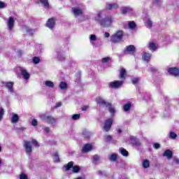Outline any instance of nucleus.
I'll return each mask as SVG.
<instances>
[{"label":"nucleus","mask_w":179,"mask_h":179,"mask_svg":"<svg viewBox=\"0 0 179 179\" xmlns=\"http://www.w3.org/2000/svg\"><path fill=\"white\" fill-rule=\"evenodd\" d=\"M96 22L99 23L102 27H110L113 22H114V18L111 16H106L103 17V13H98L96 16L94 17Z\"/></svg>","instance_id":"obj_1"},{"label":"nucleus","mask_w":179,"mask_h":179,"mask_svg":"<svg viewBox=\"0 0 179 179\" xmlns=\"http://www.w3.org/2000/svg\"><path fill=\"white\" fill-rule=\"evenodd\" d=\"M40 118L52 127H55V125H57V119L51 115L43 114L40 116Z\"/></svg>","instance_id":"obj_2"},{"label":"nucleus","mask_w":179,"mask_h":179,"mask_svg":"<svg viewBox=\"0 0 179 179\" xmlns=\"http://www.w3.org/2000/svg\"><path fill=\"white\" fill-rule=\"evenodd\" d=\"M122 37H124V31L121 30L117 31L115 34L110 36V41L112 43H120L122 40Z\"/></svg>","instance_id":"obj_3"},{"label":"nucleus","mask_w":179,"mask_h":179,"mask_svg":"<svg viewBox=\"0 0 179 179\" xmlns=\"http://www.w3.org/2000/svg\"><path fill=\"white\" fill-rule=\"evenodd\" d=\"M122 85H124L123 80H115L109 83V86L112 89H120V87H122Z\"/></svg>","instance_id":"obj_4"},{"label":"nucleus","mask_w":179,"mask_h":179,"mask_svg":"<svg viewBox=\"0 0 179 179\" xmlns=\"http://www.w3.org/2000/svg\"><path fill=\"white\" fill-rule=\"evenodd\" d=\"M24 148L27 155H31V152H33V147L31 146V143L30 141H24Z\"/></svg>","instance_id":"obj_5"},{"label":"nucleus","mask_w":179,"mask_h":179,"mask_svg":"<svg viewBox=\"0 0 179 179\" xmlns=\"http://www.w3.org/2000/svg\"><path fill=\"white\" fill-rule=\"evenodd\" d=\"M113 119H108L105 121L103 125V131L105 132H108L111 129V125H113Z\"/></svg>","instance_id":"obj_6"},{"label":"nucleus","mask_w":179,"mask_h":179,"mask_svg":"<svg viewBox=\"0 0 179 179\" xmlns=\"http://www.w3.org/2000/svg\"><path fill=\"white\" fill-rule=\"evenodd\" d=\"M18 71H20L21 75L23 76L25 80H29V79H30V74L26 69L19 67Z\"/></svg>","instance_id":"obj_7"},{"label":"nucleus","mask_w":179,"mask_h":179,"mask_svg":"<svg viewBox=\"0 0 179 179\" xmlns=\"http://www.w3.org/2000/svg\"><path fill=\"white\" fill-rule=\"evenodd\" d=\"M136 49L135 46L133 45H128L124 50V55H128V54H134L135 52Z\"/></svg>","instance_id":"obj_8"},{"label":"nucleus","mask_w":179,"mask_h":179,"mask_svg":"<svg viewBox=\"0 0 179 179\" xmlns=\"http://www.w3.org/2000/svg\"><path fill=\"white\" fill-rule=\"evenodd\" d=\"M96 41H97V36L96 34H90V43L94 48H97V44H96Z\"/></svg>","instance_id":"obj_9"},{"label":"nucleus","mask_w":179,"mask_h":179,"mask_svg":"<svg viewBox=\"0 0 179 179\" xmlns=\"http://www.w3.org/2000/svg\"><path fill=\"white\" fill-rule=\"evenodd\" d=\"M56 54H57V61H65V55H64V52H62V50L61 49H59L56 51Z\"/></svg>","instance_id":"obj_10"},{"label":"nucleus","mask_w":179,"mask_h":179,"mask_svg":"<svg viewBox=\"0 0 179 179\" xmlns=\"http://www.w3.org/2000/svg\"><path fill=\"white\" fill-rule=\"evenodd\" d=\"M7 26L8 30H12L13 29V27L15 26V19L13 17H10L7 21Z\"/></svg>","instance_id":"obj_11"},{"label":"nucleus","mask_w":179,"mask_h":179,"mask_svg":"<svg viewBox=\"0 0 179 179\" xmlns=\"http://www.w3.org/2000/svg\"><path fill=\"white\" fill-rule=\"evenodd\" d=\"M130 141L133 146H141V141L136 137L134 136H130Z\"/></svg>","instance_id":"obj_12"},{"label":"nucleus","mask_w":179,"mask_h":179,"mask_svg":"<svg viewBox=\"0 0 179 179\" xmlns=\"http://www.w3.org/2000/svg\"><path fill=\"white\" fill-rule=\"evenodd\" d=\"M55 26V19L50 18L46 23V27H48V29H54Z\"/></svg>","instance_id":"obj_13"},{"label":"nucleus","mask_w":179,"mask_h":179,"mask_svg":"<svg viewBox=\"0 0 179 179\" xmlns=\"http://www.w3.org/2000/svg\"><path fill=\"white\" fill-rule=\"evenodd\" d=\"M168 72L169 73H170V75H172L173 76H178L179 75V70L176 67L169 68L168 69Z\"/></svg>","instance_id":"obj_14"},{"label":"nucleus","mask_w":179,"mask_h":179,"mask_svg":"<svg viewBox=\"0 0 179 179\" xmlns=\"http://www.w3.org/2000/svg\"><path fill=\"white\" fill-rule=\"evenodd\" d=\"M120 79H121L123 82L127 79V70L124 68H122L120 70V75H119Z\"/></svg>","instance_id":"obj_15"},{"label":"nucleus","mask_w":179,"mask_h":179,"mask_svg":"<svg viewBox=\"0 0 179 179\" xmlns=\"http://www.w3.org/2000/svg\"><path fill=\"white\" fill-rule=\"evenodd\" d=\"M96 101L97 104H99V106H107V104H108V103H107V101H106V100H104V99H103L101 96H98L96 99Z\"/></svg>","instance_id":"obj_16"},{"label":"nucleus","mask_w":179,"mask_h":179,"mask_svg":"<svg viewBox=\"0 0 179 179\" xmlns=\"http://www.w3.org/2000/svg\"><path fill=\"white\" fill-rule=\"evenodd\" d=\"M93 148L92 147V144H85L82 150L83 153H87V152H90Z\"/></svg>","instance_id":"obj_17"},{"label":"nucleus","mask_w":179,"mask_h":179,"mask_svg":"<svg viewBox=\"0 0 179 179\" xmlns=\"http://www.w3.org/2000/svg\"><path fill=\"white\" fill-rule=\"evenodd\" d=\"M13 85H14L13 82H8L5 83V86L6 89L8 90V92L10 93H13Z\"/></svg>","instance_id":"obj_18"},{"label":"nucleus","mask_w":179,"mask_h":179,"mask_svg":"<svg viewBox=\"0 0 179 179\" xmlns=\"http://www.w3.org/2000/svg\"><path fill=\"white\" fill-rule=\"evenodd\" d=\"M118 8L119 6L117 3H108L106 5V9H108V10H111V9H118Z\"/></svg>","instance_id":"obj_19"},{"label":"nucleus","mask_w":179,"mask_h":179,"mask_svg":"<svg viewBox=\"0 0 179 179\" xmlns=\"http://www.w3.org/2000/svg\"><path fill=\"white\" fill-rule=\"evenodd\" d=\"M72 10H73V13H74L75 16H79V15H82L83 13V10H82L78 7L73 8Z\"/></svg>","instance_id":"obj_20"},{"label":"nucleus","mask_w":179,"mask_h":179,"mask_svg":"<svg viewBox=\"0 0 179 179\" xmlns=\"http://www.w3.org/2000/svg\"><path fill=\"white\" fill-rule=\"evenodd\" d=\"M19 115L16 113H13L12 117H11V123L12 124H17L19 122Z\"/></svg>","instance_id":"obj_21"},{"label":"nucleus","mask_w":179,"mask_h":179,"mask_svg":"<svg viewBox=\"0 0 179 179\" xmlns=\"http://www.w3.org/2000/svg\"><path fill=\"white\" fill-rule=\"evenodd\" d=\"M39 2L45 9L50 8V3H48V0H39Z\"/></svg>","instance_id":"obj_22"},{"label":"nucleus","mask_w":179,"mask_h":179,"mask_svg":"<svg viewBox=\"0 0 179 179\" xmlns=\"http://www.w3.org/2000/svg\"><path fill=\"white\" fill-rule=\"evenodd\" d=\"M150 58H152V55L150 53L144 52L143 55V59L145 61V62H149L150 61Z\"/></svg>","instance_id":"obj_23"},{"label":"nucleus","mask_w":179,"mask_h":179,"mask_svg":"<svg viewBox=\"0 0 179 179\" xmlns=\"http://www.w3.org/2000/svg\"><path fill=\"white\" fill-rule=\"evenodd\" d=\"M22 29L24 30L25 31H27L28 33V34H29L30 36L33 35V33H34V31H36L34 29H32L27 26H24L22 27Z\"/></svg>","instance_id":"obj_24"},{"label":"nucleus","mask_w":179,"mask_h":179,"mask_svg":"<svg viewBox=\"0 0 179 179\" xmlns=\"http://www.w3.org/2000/svg\"><path fill=\"white\" fill-rule=\"evenodd\" d=\"M121 11L123 15H125L127 13H131L132 8H131V7H123L121 8Z\"/></svg>","instance_id":"obj_25"},{"label":"nucleus","mask_w":179,"mask_h":179,"mask_svg":"<svg viewBox=\"0 0 179 179\" xmlns=\"http://www.w3.org/2000/svg\"><path fill=\"white\" fill-rule=\"evenodd\" d=\"M44 85L46 87H49L50 89H53V87L55 86L54 83L51 80L45 81Z\"/></svg>","instance_id":"obj_26"},{"label":"nucleus","mask_w":179,"mask_h":179,"mask_svg":"<svg viewBox=\"0 0 179 179\" xmlns=\"http://www.w3.org/2000/svg\"><path fill=\"white\" fill-rule=\"evenodd\" d=\"M163 156L167 157V159H171L173 157V152L170 150H166L164 152Z\"/></svg>","instance_id":"obj_27"},{"label":"nucleus","mask_w":179,"mask_h":179,"mask_svg":"<svg viewBox=\"0 0 179 179\" xmlns=\"http://www.w3.org/2000/svg\"><path fill=\"white\" fill-rule=\"evenodd\" d=\"M143 169H149L150 167V162L148 159H143L142 162Z\"/></svg>","instance_id":"obj_28"},{"label":"nucleus","mask_w":179,"mask_h":179,"mask_svg":"<svg viewBox=\"0 0 179 179\" xmlns=\"http://www.w3.org/2000/svg\"><path fill=\"white\" fill-rule=\"evenodd\" d=\"M73 167V162H69L66 165L64 166V169L66 171H69Z\"/></svg>","instance_id":"obj_29"},{"label":"nucleus","mask_w":179,"mask_h":179,"mask_svg":"<svg viewBox=\"0 0 179 179\" xmlns=\"http://www.w3.org/2000/svg\"><path fill=\"white\" fill-rule=\"evenodd\" d=\"M106 107L108 108L110 114H115V109L114 108L113 105H111V103H108Z\"/></svg>","instance_id":"obj_30"},{"label":"nucleus","mask_w":179,"mask_h":179,"mask_svg":"<svg viewBox=\"0 0 179 179\" xmlns=\"http://www.w3.org/2000/svg\"><path fill=\"white\" fill-rule=\"evenodd\" d=\"M131 103L129 102L127 103H125L123 106V110L127 113V111H129L131 110Z\"/></svg>","instance_id":"obj_31"},{"label":"nucleus","mask_w":179,"mask_h":179,"mask_svg":"<svg viewBox=\"0 0 179 179\" xmlns=\"http://www.w3.org/2000/svg\"><path fill=\"white\" fill-rule=\"evenodd\" d=\"M148 48H150V50L153 52L156 51L157 48L156 47V44H155V43L150 42L148 45Z\"/></svg>","instance_id":"obj_32"},{"label":"nucleus","mask_w":179,"mask_h":179,"mask_svg":"<svg viewBox=\"0 0 179 179\" xmlns=\"http://www.w3.org/2000/svg\"><path fill=\"white\" fill-rule=\"evenodd\" d=\"M59 87L61 89V90H65L68 88V85L65 82H61Z\"/></svg>","instance_id":"obj_33"},{"label":"nucleus","mask_w":179,"mask_h":179,"mask_svg":"<svg viewBox=\"0 0 179 179\" xmlns=\"http://www.w3.org/2000/svg\"><path fill=\"white\" fill-rule=\"evenodd\" d=\"M117 155L115 154H112L110 155H109L108 159L110 160V162H115V160H117Z\"/></svg>","instance_id":"obj_34"},{"label":"nucleus","mask_w":179,"mask_h":179,"mask_svg":"<svg viewBox=\"0 0 179 179\" xmlns=\"http://www.w3.org/2000/svg\"><path fill=\"white\" fill-rule=\"evenodd\" d=\"M169 138H171V139H176L177 134H176V132H174V131H170L169 134Z\"/></svg>","instance_id":"obj_35"},{"label":"nucleus","mask_w":179,"mask_h":179,"mask_svg":"<svg viewBox=\"0 0 179 179\" xmlns=\"http://www.w3.org/2000/svg\"><path fill=\"white\" fill-rule=\"evenodd\" d=\"M152 24H153V22H152V20L148 18L146 22V26H147L148 29H152Z\"/></svg>","instance_id":"obj_36"},{"label":"nucleus","mask_w":179,"mask_h":179,"mask_svg":"<svg viewBox=\"0 0 179 179\" xmlns=\"http://www.w3.org/2000/svg\"><path fill=\"white\" fill-rule=\"evenodd\" d=\"M53 160L56 163H58L59 162V155H58V152H55L53 155Z\"/></svg>","instance_id":"obj_37"},{"label":"nucleus","mask_w":179,"mask_h":179,"mask_svg":"<svg viewBox=\"0 0 179 179\" xmlns=\"http://www.w3.org/2000/svg\"><path fill=\"white\" fill-rule=\"evenodd\" d=\"M32 62H34V64L35 65H37V64H40V57H33Z\"/></svg>","instance_id":"obj_38"},{"label":"nucleus","mask_w":179,"mask_h":179,"mask_svg":"<svg viewBox=\"0 0 179 179\" xmlns=\"http://www.w3.org/2000/svg\"><path fill=\"white\" fill-rule=\"evenodd\" d=\"M129 27L131 29L134 30L136 27V24H135V22H129Z\"/></svg>","instance_id":"obj_39"},{"label":"nucleus","mask_w":179,"mask_h":179,"mask_svg":"<svg viewBox=\"0 0 179 179\" xmlns=\"http://www.w3.org/2000/svg\"><path fill=\"white\" fill-rule=\"evenodd\" d=\"M120 152L122 156H128V151H127V150L124 149L123 148L120 149Z\"/></svg>","instance_id":"obj_40"},{"label":"nucleus","mask_w":179,"mask_h":179,"mask_svg":"<svg viewBox=\"0 0 179 179\" xmlns=\"http://www.w3.org/2000/svg\"><path fill=\"white\" fill-rule=\"evenodd\" d=\"M4 115H5V110H3V108H0V122L2 121Z\"/></svg>","instance_id":"obj_41"},{"label":"nucleus","mask_w":179,"mask_h":179,"mask_svg":"<svg viewBox=\"0 0 179 179\" xmlns=\"http://www.w3.org/2000/svg\"><path fill=\"white\" fill-rule=\"evenodd\" d=\"M104 139H105L106 142H111V141H113V136H111L110 135H106L104 136Z\"/></svg>","instance_id":"obj_42"},{"label":"nucleus","mask_w":179,"mask_h":179,"mask_svg":"<svg viewBox=\"0 0 179 179\" xmlns=\"http://www.w3.org/2000/svg\"><path fill=\"white\" fill-rule=\"evenodd\" d=\"M141 79L139 78H131V82L133 85H136V83H138Z\"/></svg>","instance_id":"obj_43"},{"label":"nucleus","mask_w":179,"mask_h":179,"mask_svg":"<svg viewBox=\"0 0 179 179\" xmlns=\"http://www.w3.org/2000/svg\"><path fill=\"white\" fill-rule=\"evenodd\" d=\"M72 120H73L74 121H76L77 120H79V118H80V114H75L73 115L71 117Z\"/></svg>","instance_id":"obj_44"},{"label":"nucleus","mask_w":179,"mask_h":179,"mask_svg":"<svg viewBox=\"0 0 179 179\" xmlns=\"http://www.w3.org/2000/svg\"><path fill=\"white\" fill-rule=\"evenodd\" d=\"M83 135L84 138H90V132H89L87 131H84L83 132Z\"/></svg>","instance_id":"obj_45"},{"label":"nucleus","mask_w":179,"mask_h":179,"mask_svg":"<svg viewBox=\"0 0 179 179\" xmlns=\"http://www.w3.org/2000/svg\"><path fill=\"white\" fill-rule=\"evenodd\" d=\"M110 59H111V58L109 57H103V58L101 59V62H102V64H107V62H108V61H110Z\"/></svg>","instance_id":"obj_46"},{"label":"nucleus","mask_w":179,"mask_h":179,"mask_svg":"<svg viewBox=\"0 0 179 179\" xmlns=\"http://www.w3.org/2000/svg\"><path fill=\"white\" fill-rule=\"evenodd\" d=\"M78 171H80V168L78 166L73 167V173H78Z\"/></svg>","instance_id":"obj_47"},{"label":"nucleus","mask_w":179,"mask_h":179,"mask_svg":"<svg viewBox=\"0 0 179 179\" xmlns=\"http://www.w3.org/2000/svg\"><path fill=\"white\" fill-rule=\"evenodd\" d=\"M31 143H32V145H35V148H38L40 146V145H38V142H37V141L33 139L31 141Z\"/></svg>","instance_id":"obj_48"},{"label":"nucleus","mask_w":179,"mask_h":179,"mask_svg":"<svg viewBox=\"0 0 179 179\" xmlns=\"http://www.w3.org/2000/svg\"><path fill=\"white\" fill-rule=\"evenodd\" d=\"M20 179H29V178L27 177V175L24 174V173H22L20 175Z\"/></svg>","instance_id":"obj_49"},{"label":"nucleus","mask_w":179,"mask_h":179,"mask_svg":"<svg viewBox=\"0 0 179 179\" xmlns=\"http://www.w3.org/2000/svg\"><path fill=\"white\" fill-rule=\"evenodd\" d=\"M96 173L98 174V176H99L100 177H103V176L106 175V172L103 171H98L96 172Z\"/></svg>","instance_id":"obj_50"},{"label":"nucleus","mask_w":179,"mask_h":179,"mask_svg":"<svg viewBox=\"0 0 179 179\" xmlns=\"http://www.w3.org/2000/svg\"><path fill=\"white\" fill-rule=\"evenodd\" d=\"M38 122H37V120L36 119H34L32 121H31V125H33V127H37V124Z\"/></svg>","instance_id":"obj_51"},{"label":"nucleus","mask_w":179,"mask_h":179,"mask_svg":"<svg viewBox=\"0 0 179 179\" xmlns=\"http://www.w3.org/2000/svg\"><path fill=\"white\" fill-rule=\"evenodd\" d=\"M93 159L95 162H99V160H100V157L97 155H95L93 156Z\"/></svg>","instance_id":"obj_52"},{"label":"nucleus","mask_w":179,"mask_h":179,"mask_svg":"<svg viewBox=\"0 0 179 179\" xmlns=\"http://www.w3.org/2000/svg\"><path fill=\"white\" fill-rule=\"evenodd\" d=\"M154 149H160V145L158 143H155L153 144Z\"/></svg>","instance_id":"obj_53"},{"label":"nucleus","mask_w":179,"mask_h":179,"mask_svg":"<svg viewBox=\"0 0 179 179\" xmlns=\"http://www.w3.org/2000/svg\"><path fill=\"white\" fill-rule=\"evenodd\" d=\"M3 8H6V4L5 3L0 1V9H2Z\"/></svg>","instance_id":"obj_54"},{"label":"nucleus","mask_w":179,"mask_h":179,"mask_svg":"<svg viewBox=\"0 0 179 179\" xmlns=\"http://www.w3.org/2000/svg\"><path fill=\"white\" fill-rule=\"evenodd\" d=\"M43 131L44 132H46V134H49L50 129L48 127H45V128H43Z\"/></svg>","instance_id":"obj_55"},{"label":"nucleus","mask_w":179,"mask_h":179,"mask_svg":"<svg viewBox=\"0 0 179 179\" xmlns=\"http://www.w3.org/2000/svg\"><path fill=\"white\" fill-rule=\"evenodd\" d=\"M61 106H62V102H57L55 105V108H58L59 107H61Z\"/></svg>","instance_id":"obj_56"},{"label":"nucleus","mask_w":179,"mask_h":179,"mask_svg":"<svg viewBox=\"0 0 179 179\" xmlns=\"http://www.w3.org/2000/svg\"><path fill=\"white\" fill-rule=\"evenodd\" d=\"M104 37H106V38H108V37H110V33H108V32H105V34H104Z\"/></svg>","instance_id":"obj_57"},{"label":"nucleus","mask_w":179,"mask_h":179,"mask_svg":"<svg viewBox=\"0 0 179 179\" xmlns=\"http://www.w3.org/2000/svg\"><path fill=\"white\" fill-rule=\"evenodd\" d=\"M150 71L151 72H156V71H157V69L155 67H150Z\"/></svg>","instance_id":"obj_58"},{"label":"nucleus","mask_w":179,"mask_h":179,"mask_svg":"<svg viewBox=\"0 0 179 179\" xmlns=\"http://www.w3.org/2000/svg\"><path fill=\"white\" fill-rule=\"evenodd\" d=\"M160 2V0H154L153 1V3H155V5H159Z\"/></svg>","instance_id":"obj_59"},{"label":"nucleus","mask_w":179,"mask_h":179,"mask_svg":"<svg viewBox=\"0 0 179 179\" xmlns=\"http://www.w3.org/2000/svg\"><path fill=\"white\" fill-rule=\"evenodd\" d=\"M173 162H174V163H176V164H179V160H178V159L174 158V159H173Z\"/></svg>","instance_id":"obj_60"},{"label":"nucleus","mask_w":179,"mask_h":179,"mask_svg":"<svg viewBox=\"0 0 179 179\" xmlns=\"http://www.w3.org/2000/svg\"><path fill=\"white\" fill-rule=\"evenodd\" d=\"M87 108H89L88 106H84L82 108V110H83V111H86V110H87Z\"/></svg>","instance_id":"obj_61"},{"label":"nucleus","mask_w":179,"mask_h":179,"mask_svg":"<svg viewBox=\"0 0 179 179\" xmlns=\"http://www.w3.org/2000/svg\"><path fill=\"white\" fill-rule=\"evenodd\" d=\"M117 131L118 132V134H121L122 132V131L121 130V129H117Z\"/></svg>","instance_id":"obj_62"},{"label":"nucleus","mask_w":179,"mask_h":179,"mask_svg":"<svg viewBox=\"0 0 179 179\" xmlns=\"http://www.w3.org/2000/svg\"><path fill=\"white\" fill-rule=\"evenodd\" d=\"M143 99V100H148V97H146V95H144Z\"/></svg>","instance_id":"obj_63"},{"label":"nucleus","mask_w":179,"mask_h":179,"mask_svg":"<svg viewBox=\"0 0 179 179\" xmlns=\"http://www.w3.org/2000/svg\"><path fill=\"white\" fill-rule=\"evenodd\" d=\"M18 54H22V52L20 50H19Z\"/></svg>","instance_id":"obj_64"}]
</instances>
